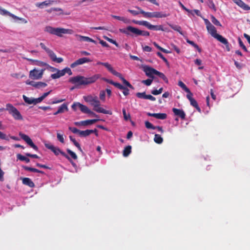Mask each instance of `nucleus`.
<instances>
[{
    "instance_id": "nucleus-31",
    "label": "nucleus",
    "mask_w": 250,
    "mask_h": 250,
    "mask_svg": "<svg viewBox=\"0 0 250 250\" xmlns=\"http://www.w3.org/2000/svg\"><path fill=\"white\" fill-rule=\"evenodd\" d=\"M60 72L61 73L62 75L64 76V75L67 73L69 75V76H71L72 75V72L70 68L68 67H65L63 68V69L60 70Z\"/></svg>"
},
{
    "instance_id": "nucleus-29",
    "label": "nucleus",
    "mask_w": 250,
    "mask_h": 250,
    "mask_svg": "<svg viewBox=\"0 0 250 250\" xmlns=\"http://www.w3.org/2000/svg\"><path fill=\"white\" fill-rule=\"evenodd\" d=\"M100 119H94L91 120H87L85 121H83V126H87L92 124H94L95 123L99 121Z\"/></svg>"
},
{
    "instance_id": "nucleus-13",
    "label": "nucleus",
    "mask_w": 250,
    "mask_h": 250,
    "mask_svg": "<svg viewBox=\"0 0 250 250\" xmlns=\"http://www.w3.org/2000/svg\"><path fill=\"white\" fill-rule=\"evenodd\" d=\"M26 84L33 86L34 87L39 88L40 87H45L47 86V84L42 82H35L33 81L27 80L25 82Z\"/></svg>"
},
{
    "instance_id": "nucleus-41",
    "label": "nucleus",
    "mask_w": 250,
    "mask_h": 250,
    "mask_svg": "<svg viewBox=\"0 0 250 250\" xmlns=\"http://www.w3.org/2000/svg\"><path fill=\"white\" fill-rule=\"evenodd\" d=\"M169 15V14H165L160 12H155V18H163L168 17Z\"/></svg>"
},
{
    "instance_id": "nucleus-56",
    "label": "nucleus",
    "mask_w": 250,
    "mask_h": 250,
    "mask_svg": "<svg viewBox=\"0 0 250 250\" xmlns=\"http://www.w3.org/2000/svg\"><path fill=\"white\" fill-rule=\"evenodd\" d=\"M208 6L209 8H211L214 10V11H216V8L215 5L214 3L213 2L212 0H209L208 3Z\"/></svg>"
},
{
    "instance_id": "nucleus-60",
    "label": "nucleus",
    "mask_w": 250,
    "mask_h": 250,
    "mask_svg": "<svg viewBox=\"0 0 250 250\" xmlns=\"http://www.w3.org/2000/svg\"><path fill=\"white\" fill-rule=\"evenodd\" d=\"M120 90H123V94L125 96H127L129 94V89L125 86H124V88H121Z\"/></svg>"
},
{
    "instance_id": "nucleus-28",
    "label": "nucleus",
    "mask_w": 250,
    "mask_h": 250,
    "mask_svg": "<svg viewBox=\"0 0 250 250\" xmlns=\"http://www.w3.org/2000/svg\"><path fill=\"white\" fill-rule=\"evenodd\" d=\"M112 17L114 19L121 21L125 23H129L130 22V21L129 19H126L124 17H120L116 15H112Z\"/></svg>"
},
{
    "instance_id": "nucleus-52",
    "label": "nucleus",
    "mask_w": 250,
    "mask_h": 250,
    "mask_svg": "<svg viewBox=\"0 0 250 250\" xmlns=\"http://www.w3.org/2000/svg\"><path fill=\"white\" fill-rule=\"evenodd\" d=\"M145 125L147 129H155V126L153 125L151 123L148 121H146L145 122Z\"/></svg>"
},
{
    "instance_id": "nucleus-18",
    "label": "nucleus",
    "mask_w": 250,
    "mask_h": 250,
    "mask_svg": "<svg viewBox=\"0 0 250 250\" xmlns=\"http://www.w3.org/2000/svg\"><path fill=\"white\" fill-rule=\"evenodd\" d=\"M147 115L148 116L154 117L156 119H159L161 120L166 119L167 118V114L166 113H151L148 112Z\"/></svg>"
},
{
    "instance_id": "nucleus-55",
    "label": "nucleus",
    "mask_w": 250,
    "mask_h": 250,
    "mask_svg": "<svg viewBox=\"0 0 250 250\" xmlns=\"http://www.w3.org/2000/svg\"><path fill=\"white\" fill-rule=\"evenodd\" d=\"M238 43H239V46L240 47H241L242 48V49H244V50L246 52L248 51V50H247L245 45L244 44H243V42L242 41L240 38H238Z\"/></svg>"
},
{
    "instance_id": "nucleus-61",
    "label": "nucleus",
    "mask_w": 250,
    "mask_h": 250,
    "mask_svg": "<svg viewBox=\"0 0 250 250\" xmlns=\"http://www.w3.org/2000/svg\"><path fill=\"white\" fill-rule=\"evenodd\" d=\"M100 99L102 101H104L105 99V92L104 91H101L100 92Z\"/></svg>"
},
{
    "instance_id": "nucleus-63",
    "label": "nucleus",
    "mask_w": 250,
    "mask_h": 250,
    "mask_svg": "<svg viewBox=\"0 0 250 250\" xmlns=\"http://www.w3.org/2000/svg\"><path fill=\"white\" fill-rule=\"evenodd\" d=\"M43 99L41 97L37 99H34V104H36L40 103L42 101Z\"/></svg>"
},
{
    "instance_id": "nucleus-1",
    "label": "nucleus",
    "mask_w": 250,
    "mask_h": 250,
    "mask_svg": "<svg viewBox=\"0 0 250 250\" xmlns=\"http://www.w3.org/2000/svg\"><path fill=\"white\" fill-rule=\"evenodd\" d=\"M101 77L100 74H95L90 77H85L78 75L77 76L72 77L69 79V82L75 85L76 87L83 85L91 84L94 83L96 80Z\"/></svg>"
},
{
    "instance_id": "nucleus-16",
    "label": "nucleus",
    "mask_w": 250,
    "mask_h": 250,
    "mask_svg": "<svg viewBox=\"0 0 250 250\" xmlns=\"http://www.w3.org/2000/svg\"><path fill=\"white\" fill-rule=\"evenodd\" d=\"M137 8L140 10V12L141 14L143 15V16L146 18H155V12H146L141 9L139 7H137Z\"/></svg>"
},
{
    "instance_id": "nucleus-40",
    "label": "nucleus",
    "mask_w": 250,
    "mask_h": 250,
    "mask_svg": "<svg viewBox=\"0 0 250 250\" xmlns=\"http://www.w3.org/2000/svg\"><path fill=\"white\" fill-rule=\"evenodd\" d=\"M17 158L20 161H25L26 163H28L30 162V159L25 156H22L21 154H18L17 155Z\"/></svg>"
},
{
    "instance_id": "nucleus-47",
    "label": "nucleus",
    "mask_w": 250,
    "mask_h": 250,
    "mask_svg": "<svg viewBox=\"0 0 250 250\" xmlns=\"http://www.w3.org/2000/svg\"><path fill=\"white\" fill-rule=\"evenodd\" d=\"M22 168L27 171H29L33 172H39V170L35 168L30 167L27 166H23Z\"/></svg>"
},
{
    "instance_id": "nucleus-30",
    "label": "nucleus",
    "mask_w": 250,
    "mask_h": 250,
    "mask_svg": "<svg viewBox=\"0 0 250 250\" xmlns=\"http://www.w3.org/2000/svg\"><path fill=\"white\" fill-rule=\"evenodd\" d=\"M148 29L154 31H164L162 25H153L151 24Z\"/></svg>"
},
{
    "instance_id": "nucleus-2",
    "label": "nucleus",
    "mask_w": 250,
    "mask_h": 250,
    "mask_svg": "<svg viewBox=\"0 0 250 250\" xmlns=\"http://www.w3.org/2000/svg\"><path fill=\"white\" fill-rule=\"evenodd\" d=\"M44 31L49 34L55 35L59 37H62L63 34H73V30L61 27H53L50 26L45 27Z\"/></svg>"
},
{
    "instance_id": "nucleus-8",
    "label": "nucleus",
    "mask_w": 250,
    "mask_h": 250,
    "mask_svg": "<svg viewBox=\"0 0 250 250\" xmlns=\"http://www.w3.org/2000/svg\"><path fill=\"white\" fill-rule=\"evenodd\" d=\"M45 68H42L40 70L36 68L30 70L29 72V78L32 80H38L42 78L43 72Z\"/></svg>"
},
{
    "instance_id": "nucleus-43",
    "label": "nucleus",
    "mask_w": 250,
    "mask_h": 250,
    "mask_svg": "<svg viewBox=\"0 0 250 250\" xmlns=\"http://www.w3.org/2000/svg\"><path fill=\"white\" fill-rule=\"evenodd\" d=\"M211 21L212 23H213L216 26H220V27L221 26V24L220 22H219V21L218 20H217V19L216 18H215V17L214 16H212V15L211 16Z\"/></svg>"
},
{
    "instance_id": "nucleus-3",
    "label": "nucleus",
    "mask_w": 250,
    "mask_h": 250,
    "mask_svg": "<svg viewBox=\"0 0 250 250\" xmlns=\"http://www.w3.org/2000/svg\"><path fill=\"white\" fill-rule=\"evenodd\" d=\"M207 31L208 33L211 34L213 38H214L218 41H219L225 45L228 46L229 42L228 40L223 37L222 35L217 34L215 27L212 24L207 26Z\"/></svg>"
},
{
    "instance_id": "nucleus-25",
    "label": "nucleus",
    "mask_w": 250,
    "mask_h": 250,
    "mask_svg": "<svg viewBox=\"0 0 250 250\" xmlns=\"http://www.w3.org/2000/svg\"><path fill=\"white\" fill-rule=\"evenodd\" d=\"M132 22L136 24H138L139 25L145 26L146 27H147L148 29L149 28V26H150L151 25L150 22H148L146 21H136V20H134L132 21Z\"/></svg>"
},
{
    "instance_id": "nucleus-22",
    "label": "nucleus",
    "mask_w": 250,
    "mask_h": 250,
    "mask_svg": "<svg viewBox=\"0 0 250 250\" xmlns=\"http://www.w3.org/2000/svg\"><path fill=\"white\" fill-rule=\"evenodd\" d=\"M76 37H78L79 41L81 42H89L95 44L96 43V42L90 37L83 36L80 35H76Z\"/></svg>"
},
{
    "instance_id": "nucleus-64",
    "label": "nucleus",
    "mask_w": 250,
    "mask_h": 250,
    "mask_svg": "<svg viewBox=\"0 0 250 250\" xmlns=\"http://www.w3.org/2000/svg\"><path fill=\"white\" fill-rule=\"evenodd\" d=\"M113 85H114L117 88H119V89H121V88H124V86L122 85L121 84L116 82H115V83H114Z\"/></svg>"
},
{
    "instance_id": "nucleus-62",
    "label": "nucleus",
    "mask_w": 250,
    "mask_h": 250,
    "mask_svg": "<svg viewBox=\"0 0 250 250\" xmlns=\"http://www.w3.org/2000/svg\"><path fill=\"white\" fill-rule=\"evenodd\" d=\"M128 11L130 13L132 14V15H133L134 16L138 15H139V14L140 13V11H135V10H133L128 9Z\"/></svg>"
},
{
    "instance_id": "nucleus-44",
    "label": "nucleus",
    "mask_w": 250,
    "mask_h": 250,
    "mask_svg": "<svg viewBox=\"0 0 250 250\" xmlns=\"http://www.w3.org/2000/svg\"><path fill=\"white\" fill-rule=\"evenodd\" d=\"M23 99L24 102L28 104H32L34 103V98H30L26 97L25 95H23Z\"/></svg>"
},
{
    "instance_id": "nucleus-35",
    "label": "nucleus",
    "mask_w": 250,
    "mask_h": 250,
    "mask_svg": "<svg viewBox=\"0 0 250 250\" xmlns=\"http://www.w3.org/2000/svg\"><path fill=\"white\" fill-rule=\"evenodd\" d=\"M169 26L173 30L177 31L178 32H179V33H180L182 35L183 34L181 26H178L177 25H173V24H169Z\"/></svg>"
},
{
    "instance_id": "nucleus-49",
    "label": "nucleus",
    "mask_w": 250,
    "mask_h": 250,
    "mask_svg": "<svg viewBox=\"0 0 250 250\" xmlns=\"http://www.w3.org/2000/svg\"><path fill=\"white\" fill-rule=\"evenodd\" d=\"M163 91V88L160 87L159 90H152L151 93L152 95H158L160 94Z\"/></svg>"
},
{
    "instance_id": "nucleus-36",
    "label": "nucleus",
    "mask_w": 250,
    "mask_h": 250,
    "mask_svg": "<svg viewBox=\"0 0 250 250\" xmlns=\"http://www.w3.org/2000/svg\"><path fill=\"white\" fill-rule=\"evenodd\" d=\"M155 75H157V76H159L160 78L163 79L165 81V83H168V80L167 77L165 76V75H164V74L163 73L160 72L159 71H157Z\"/></svg>"
},
{
    "instance_id": "nucleus-57",
    "label": "nucleus",
    "mask_w": 250,
    "mask_h": 250,
    "mask_svg": "<svg viewBox=\"0 0 250 250\" xmlns=\"http://www.w3.org/2000/svg\"><path fill=\"white\" fill-rule=\"evenodd\" d=\"M69 130L71 131L74 134H79L80 133V130H79L77 128L73 127H69Z\"/></svg>"
},
{
    "instance_id": "nucleus-46",
    "label": "nucleus",
    "mask_w": 250,
    "mask_h": 250,
    "mask_svg": "<svg viewBox=\"0 0 250 250\" xmlns=\"http://www.w3.org/2000/svg\"><path fill=\"white\" fill-rule=\"evenodd\" d=\"M66 152L70 155V157H71L74 160H77L78 158L77 155L75 154V152H73L70 149H66Z\"/></svg>"
},
{
    "instance_id": "nucleus-54",
    "label": "nucleus",
    "mask_w": 250,
    "mask_h": 250,
    "mask_svg": "<svg viewBox=\"0 0 250 250\" xmlns=\"http://www.w3.org/2000/svg\"><path fill=\"white\" fill-rule=\"evenodd\" d=\"M122 112H123L124 118L125 121H127L130 119V114H126V111H125V108H123V109H122Z\"/></svg>"
},
{
    "instance_id": "nucleus-42",
    "label": "nucleus",
    "mask_w": 250,
    "mask_h": 250,
    "mask_svg": "<svg viewBox=\"0 0 250 250\" xmlns=\"http://www.w3.org/2000/svg\"><path fill=\"white\" fill-rule=\"evenodd\" d=\"M97 98V96L88 95L87 96L84 97V100L87 103H91L92 102H93Z\"/></svg>"
},
{
    "instance_id": "nucleus-53",
    "label": "nucleus",
    "mask_w": 250,
    "mask_h": 250,
    "mask_svg": "<svg viewBox=\"0 0 250 250\" xmlns=\"http://www.w3.org/2000/svg\"><path fill=\"white\" fill-rule=\"evenodd\" d=\"M57 138L58 140L60 142H61L62 143H64V140L63 134L57 133Z\"/></svg>"
},
{
    "instance_id": "nucleus-33",
    "label": "nucleus",
    "mask_w": 250,
    "mask_h": 250,
    "mask_svg": "<svg viewBox=\"0 0 250 250\" xmlns=\"http://www.w3.org/2000/svg\"><path fill=\"white\" fill-rule=\"evenodd\" d=\"M131 146L130 145L127 146L124 149L123 155L125 157H127L131 153Z\"/></svg>"
},
{
    "instance_id": "nucleus-48",
    "label": "nucleus",
    "mask_w": 250,
    "mask_h": 250,
    "mask_svg": "<svg viewBox=\"0 0 250 250\" xmlns=\"http://www.w3.org/2000/svg\"><path fill=\"white\" fill-rule=\"evenodd\" d=\"M178 85L179 86H180L183 89H184L186 91H189V89L188 88L186 84L182 82L181 81H180L178 82Z\"/></svg>"
},
{
    "instance_id": "nucleus-7",
    "label": "nucleus",
    "mask_w": 250,
    "mask_h": 250,
    "mask_svg": "<svg viewBox=\"0 0 250 250\" xmlns=\"http://www.w3.org/2000/svg\"><path fill=\"white\" fill-rule=\"evenodd\" d=\"M44 146L45 147L49 149H50L53 153H54V154L56 156H58V155L61 154L63 157L66 158L68 160H69V161H71L70 157L68 155H67L65 152L61 150L60 148L56 147L53 145H50L49 144H45Z\"/></svg>"
},
{
    "instance_id": "nucleus-17",
    "label": "nucleus",
    "mask_w": 250,
    "mask_h": 250,
    "mask_svg": "<svg viewBox=\"0 0 250 250\" xmlns=\"http://www.w3.org/2000/svg\"><path fill=\"white\" fill-rule=\"evenodd\" d=\"M172 111L175 115L179 117L181 119L184 120L186 118V114L184 110L176 108H173Z\"/></svg>"
},
{
    "instance_id": "nucleus-15",
    "label": "nucleus",
    "mask_w": 250,
    "mask_h": 250,
    "mask_svg": "<svg viewBox=\"0 0 250 250\" xmlns=\"http://www.w3.org/2000/svg\"><path fill=\"white\" fill-rule=\"evenodd\" d=\"M92 133H95L96 136H98V133H97V130L96 129H95L94 130H81L80 133H79V135L81 137H85Z\"/></svg>"
},
{
    "instance_id": "nucleus-34",
    "label": "nucleus",
    "mask_w": 250,
    "mask_h": 250,
    "mask_svg": "<svg viewBox=\"0 0 250 250\" xmlns=\"http://www.w3.org/2000/svg\"><path fill=\"white\" fill-rule=\"evenodd\" d=\"M186 42L192 45L193 47L197 49L198 51L200 53L202 51V49H200L198 44L194 43V42L190 41L189 39H186Z\"/></svg>"
},
{
    "instance_id": "nucleus-45",
    "label": "nucleus",
    "mask_w": 250,
    "mask_h": 250,
    "mask_svg": "<svg viewBox=\"0 0 250 250\" xmlns=\"http://www.w3.org/2000/svg\"><path fill=\"white\" fill-rule=\"evenodd\" d=\"M147 95H146V92H138L136 94V96L139 98L142 99H146Z\"/></svg>"
},
{
    "instance_id": "nucleus-12",
    "label": "nucleus",
    "mask_w": 250,
    "mask_h": 250,
    "mask_svg": "<svg viewBox=\"0 0 250 250\" xmlns=\"http://www.w3.org/2000/svg\"><path fill=\"white\" fill-rule=\"evenodd\" d=\"M91 60L90 59L86 57H83L80 59H79L75 62H73L70 65V66L72 68H74L75 67H77L79 65H82L85 63L90 62Z\"/></svg>"
},
{
    "instance_id": "nucleus-26",
    "label": "nucleus",
    "mask_w": 250,
    "mask_h": 250,
    "mask_svg": "<svg viewBox=\"0 0 250 250\" xmlns=\"http://www.w3.org/2000/svg\"><path fill=\"white\" fill-rule=\"evenodd\" d=\"M53 2H54V1H53V0H46V1H44L42 2L37 3L35 4V5H36V7L42 8L44 6H47L49 5L50 4H51Z\"/></svg>"
},
{
    "instance_id": "nucleus-58",
    "label": "nucleus",
    "mask_w": 250,
    "mask_h": 250,
    "mask_svg": "<svg viewBox=\"0 0 250 250\" xmlns=\"http://www.w3.org/2000/svg\"><path fill=\"white\" fill-rule=\"evenodd\" d=\"M152 82V80L151 79H147L146 80H143L142 83L147 86H149L151 84Z\"/></svg>"
},
{
    "instance_id": "nucleus-11",
    "label": "nucleus",
    "mask_w": 250,
    "mask_h": 250,
    "mask_svg": "<svg viewBox=\"0 0 250 250\" xmlns=\"http://www.w3.org/2000/svg\"><path fill=\"white\" fill-rule=\"evenodd\" d=\"M143 70L148 77L154 78L153 75H155L158 71L155 68H152L148 65H145L143 67Z\"/></svg>"
},
{
    "instance_id": "nucleus-59",
    "label": "nucleus",
    "mask_w": 250,
    "mask_h": 250,
    "mask_svg": "<svg viewBox=\"0 0 250 250\" xmlns=\"http://www.w3.org/2000/svg\"><path fill=\"white\" fill-rule=\"evenodd\" d=\"M156 54H157V55L159 57H160V58L161 59H162L164 62H167V63L168 62L167 60L166 59V58L165 57H164V55H163L162 53L158 52Z\"/></svg>"
},
{
    "instance_id": "nucleus-32",
    "label": "nucleus",
    "mask_w": 250,
    "mask_h": 250,
    "mask_svg": "<svg viewBox=\"0 0 250 250\" xmlns=\"http://www.w3.org/2000/svg\"><path fill=\"white\" fill-rule=\"evenodd\" d=\"M190 101V104L191 106H193L196 108L199 112H201V109L200 107L198 106V103L194 99H191Z\"/></svg>"
},
{
    "instance_id": "nucleus-37",
    "label": "nucleus",
    "mask_w": 250,
    "mask_h": 250,
    "mask_svg": "<svg viewBox=\"0 0 250 250\" xmlns=\"http://www.w3.org/2000/svg\"><path fill=\"white\" fill-rule=\"evenodd\" d=\"M154 140L155 142L158 144H161L163 142V139L161 137L160 135L156 134L155 135Z\"/></svg>"
},
{
    "instance_id": "nucleus-27",
    "label": "nucleus",
    "mask_w": 250,
    "mask_h": 250,
    "mask_svg": "<svg viewBox=\"0 0 250 250\" xmlns=\"http://www.w3.org/2000/svg\"><path fill=\"white\" fill-rule=\"evenodd\" d=\"M78 106L80 108L81 111L83 113L88 114V113L91 111V110L89 109L86 106L83 105L80 103H78Z\"/></svg>"
},
{
    "instance_id": "nucleus-6",
    "label": "nucleus",
    "mask_w": 250,
    "mask_h": 250,
    "mask_svg": "<svg viewBox=\"0 0 250 250\" xmlns=\"http://www.w3.org/2000/svg\"><path fill=\"white\" fill-rule=\"evenodd\" d=\"M90 104L91 106H93V110L97 112L104 114L112 115L111 111L105 110L100 106V102L98 98H96L93 102L90 103Z\"/></svg>"
},
{
    "instance_id": "nucleus-9",
    "label": "nucleus",
    "mask_w": 250,
    "mask_h": 250,
    "mask_svg": "<svg viewBox=\"0 0 250 250\" xmlns=\"http://www.w3.org/2000/svg\"><path fill=\"white\" fill-rule=\"evenodd\" d=\"M120 32L126 35H130V32L136 35H139L140 30L133 26H127L125 29H120Z\"/></svg>"
},
{
    "instance_id": "nucleus-24",
    "label": "nucleus",
    "mask_w": 250,
    "mask_h": 250,
    "mask_svg": "<svg viewBox=\"0 0 250 250\" xmlns=\"http://www.w3.org/2000/svg\"><path fill=\"white\" fill-rule=\"evenodd\" d=\"M27 60L30 61L34 64L40 66H42V67L44 66V67H46V66H48V64L47 63L41 61H37V60H34L29 59H27Z\"/></svg>"
},
{
    "instance_id": "nucleus-14",
    "label": "nucleus",
    "mask_w": 250,
    "mask_h": 250,
    "mask_svg": "<svg viewBox=\"0 0 250 250\" xmlns=\"http://www.w3.org/2000/svg\"><path fill=\"white\" fill-rule=\"evenodd\" d=\"M47 53L49 57H50L52 61L55 62L57 63H60L63 61V59L62 57L57 58L56 57V54L53 52V51L51 50L48 51Z\"/></svg>"
},
{
    "instance_id": "nucleus-38",
    "label": "nucleus",
    "mask_w": 250,
    "mask_h": 250,
    "mask_svg": "<svg viewBox=\"0 0 250 250\" xmlns=\"http://www.w3.org/2000/svg\"><path fill=\"white\" fill-rule=\"evenodd\" d=\"M56 72L57 73H53L51 75V77L52 79H57L61 77H63V75H62L60 71V70L57 69V70Z\"/></svg>"
},
{
    "instance_id": "nucleus-19",
    "label": "nucleus",
    "mask_w": 250,
    "mask_h": 250,
    "mask_svg": "<svg viewBox=\"0 0 250 250\" xmlns=\"http://www.w3.org/2000/svg\"><path fill=\"white\" fill-rule=\"evenodd\" d=\"M0 14L1 15H8L10 17H11L13 19L17 20H21L20 18L18 17L17 16L11 13L9 11L5 10L0 6Z\"/></svg>"
},
{
    "instance_id": "nucleus-4",
    "label": "nucleus",
    "mask_w": 250,
    "mask_h": 250,
    "mask_svg": "<svg viewBox=\"0 0 250 250\" xmlns=\"http://www.w3.org/2000/svg\"><path fill=\"white\" fill-rule=\"evenodd\" d=\"M104 66L105 67L106 69H107L109 72H110L114 76H117L120 78L121 80H122V82H123L124 85L130 88V89H134V87L132 86V85L130 84L129 82L126 81V80L124 78V77L122 76L120 73L117 72L116 70H115L111 64L108 62H104Z\"/></svg>"
},
{
    "instance_id": "nucleus-50",
    "label": "nucleus",
    "mask_w": 250,
    "mask_h": 250,
    "mask_svg": "<svg viewBox=\"0 0 250 250\" xmlns=\"http://www.w3.org/2000/svg\"><path fill=\"white\" fill-rule=\"evenodd\" d=\"M54 11H58L59 12V14H57L58 15H63L64 13L63 11V10L61 9V8L59 7H54ZM64 15H69V13H65Z\"/></svg>"
},
{
    "instance_id": "nucleus-20",
    "label": "nucleus",
    "mask_w": 250,
    "mask_h": 250,
    "mask_svg": "<svg viewBox=\"0 0 250 250\" xmlns=\"http://www.w3.org/2000/svg\"><path fill=\"white\" fill-rule=\"evenodd\" d=\"M65 111H68V105L67 104L63 103L59 107V109H58L57 111L53 113V115H58L59 114L62 113Z\"/></svg>"
},
{
    "instance_id": "nucleus-21",
    "label": "nucleus",
    "mask_w": 250,
    "mask_h": 250,
    "mask_svg": "<svg viewBox=\"0 0 250 250\" xmlns=\"http://www.w3.org/2000/svg\"><path fill=\"white\" fill-rule=\"evenodd\" d=\"M235 3L245 10H250V7L246 4L242 0H233Z\"/></svg>"
},
{
    "instance_id": "nucleus-5",
    "label": "nucleus",
    "mask_w": 250,
    "mask_h": 250,
    "mask_svg": "<svg viewBox=\"0 0 250 250\" xmlns=\"http://www.w3.org/2000/svg\"><path fill=\"white\" fill-rule=\"evenodd\" d=\"M6 108L4 110L8 111L9 114L12 115L13 118L16 120H22V116L20 112L13 105L10 103H8L5 105Z\"/></svg>"
},
{
    "instance_id": "nucleus-39",
    "label": "nucleus",
    "mask_w": 250,
    "mask_h": 250,
    "mask_svg": "<svg viewBox=\"0 0 250 250\" xmlns=\"http://www.w3.org/2000/svg\"><path fill=\"white\" fill-rule=\"evenodd\" d=\"M69 139H70V140L73 143L74 145H75V146L76 147H77L79 150H80L81 152H82V149L81 147V145H79V144L77 142V141H76L75 140V139L74 138H73L72 137H71V136H69Z\"/></svg>"
},
{
    "instance_id": "nucleus-23",
    "label": "nucleus",
    "mask_w": 250,
    "mask_h": 250,
    "mask_svg": "<svg viewBox=\"0 0 250 250\" xmlns=\"http://www.w3.org/2000/svg\"><path fill=\"white\" fill-rule=\"evenodd\" d=\"M22 183L23 185L28 186L30 188H34L35 184L32 180L29 178H22L21 179Z\"/></svg>"
},
{
    "instance_id": "nucleus-10",
    "label": "nucleus",
    "mask_w": 250,
    "mask_h": 250,
    "mask_svg": "<svg viewBox=\"0 0 250 250\" xmlns=\"http://www.w3.org/2000/svg\"><path fill=\"white\" fill-rule=\"evenodd\" d=\"M20 136L21 138L26 142L27 145L30 146L31 147L35 150L36 151L38 150V146L34 144L33 141L31 140L30 138L25 134L20 133Z\"/></svg>"
},
{
    "instance_id": "nucleus-51",
    "label": "nucleus",
    "mask_w": 250,
    "mask_h": 250,
    "mask_svg": "<svg viewBox=\"0 0 250 250\" xmlns=\"http://www.w3.org/2000/svg\"><path fill=\"white\" fill-rule=\"evenodd\" d=\"M104 38L107 41L109 42L112 43V44H113L114 45H116V46H118V44L117 43V42L116 41L113 40V39L109 38V37H106V36H104Z\"/></svg>"
}]
</instances>
